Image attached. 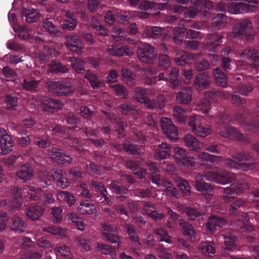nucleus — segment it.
<instances>
[{
	"mask_svg": "<svg viewBox=\"0 0 259 259\" xmlns=\"http://www.w3.org/2000/svg\"><path fill=\"white\" fill-rule=\"evenodd\" d=\"M251 159V156L246 153L236 154L231 158L225 160V163L232 168L247 170L253 167V163H245Z\"/></svg>",
	"mask_w": 259,
	"mask_h": 259,
	"instance_id": "nucleus-1",
	"label": "nucleus"
},
{
	"mask_svg": "<svg viewBox=\"0 0 259 259\" xmlns=\"http://www.w3.org/2000/svg\"><path fill=\"white\" fill-rule=\"evenodd\" d=\"M249 188L246 182H235L224 189L223 200L225 202H232L236 197Z\"/></svg>",
	"mask_w": 259,
	"mask_h": 259,
	"instance_id": "nucleus-2",
	"label": "nucleus"
},
{
	"mask_svg": "<svg viewBox=\"0 0 259 259\" xmlns=\"http://www.w3.org/2000/svg\"><path fill=\"white\" fill-rule=\"evenodd\" d=\"M204 177L208 181L214 182L222 185L230 183L235 178L233 173L225 170L208 171L204 174Z\"/></svg>",
	"mask_w": 259,
	"mask_h": 259,
	"instance_id": "nucleus-3",
	"label": "nucleus"
},
{
	"mask_svg": "<svg viewBox=\"0 0 259 259\" xmlns=\"http://www.w3.org/2000/svg\"><path fill=\"white\" fill-rule=\"evenodd\" d=\"M257 4L256 2L247 4L242 2H231L228 4L227 10L229 13L233 14L251 12L256 10Z\"/></svg>",
	"mask_w": 259,
	"mask_h": 259,
	"instance_id": "nucleus-4",
	"label": "nucleus"
},
{
	"mask_svg": "<svg viewBox=\"0 0 259 259\" xmlns=\"http://www.w3.org/2000/svg\"><path fill=\"white\" fill-rule=\"evenodd\" d=\"M212 7V3L209 0H206L203 5L202 0H192L191 7L185 12V17L193 18L201 12L203 8L211 9Z\"/></svg>",
	"mask_w": 259,
	"mask_h": 259,
	"instance_id": "nucleus-5",
	"label": "nucleus"
},
{
	"mask_svg": "<svg viewBox=\"0 0 259 259\" xmlns=\"http://www.w3.org/2000/svg\"><path fill=\"white\" fill-rule=\"evenodd\" d=\"M101 231L102 236L107 241L112 244H116L117 248L120 247L121 242L120 236L112 234L117 231V229L115 226L105 224L102 227Z\"/></svg>",
	"mask_w": 259,
	"mask_h": 259,
	"instance_id": "nucleus-6",
	"label": "nucleus"
},
{
	"mask_svg": "<svg viewBox=\"0 0 259 259\" xmlns=\"http://www.w3.org/2000/svg\"><path fill=\"white\" fill-rule=\"evenodd\" d=\"M160 122L163 132L167 137L171 141H178V131L171 119L167 117H163L161 119Z\"/></svg>",
	"mask_w": 259,
	"mask_h": 259,
	"instance_id": "nucleus-7",
	"label": "nucleus"
},
{
	"mask_svg": "<svg viewBox=\"0 0 259 259\" xmlns=\"http://www.w3.org/2000/svg\"><path fill=\"white\" fill-rule=\"evenodd\" d=\"M137 53L139 59L146 63H152L156 57L155 49L147 44L141 45Z\"/></svg>",
	"mask_w": 259,
	"mask_h": 259,
	"instance_id": "nucleus-8",
	"label": "nucleus"
},
{
	"mask_svg": "<svg viewBox=\"0 0 259 259\" xmlns=\"http://www.w3.org/2000/svg\"><path fill=\"white\" fill-rule=\"evenodd\" d=\"M196 188L198 191L207 199L213 194V189L211 185L203 182V176L199 174H196L195 178Z\"/></svg>",
	"mask_w": 259,
	"mask_h": 259,
	"instance_id": "nucleus-9",
	"label": "nucleus"
},
{
	"mask_svg": "<svg viewBox=\"0 0 259 259\" xmlns=\"http://www.w3.org/2000/svg\"><path fill=\"white\" fill-rule=\"evenodd\" d=\"M153 94V93H151L147 95L145 90L137 88L135 90V98L139 102L144 104L147 108L153 109L157 106L156 102L150 99Z\"/></svg>",
	"mask_w": 259,
	"mask_h": 259,
	"instance_id": "nucleus-10",
	"label": "nucleus"
},
{
	"mask_svg": "<svg viewBox=\"0 0 259 259\" xmlns=\"http://www.w3.org/2000/svg\"><path fill=\"white\" fill-rule=\"evenodd\" d=\"M184 145L190 150L199 152L204 148V144L191 134H188L183 138Z\"/></svg>",
	"mask_w": 259,
	"mask_h": 259,
	"instance_id": "nucleus-11",
	"label": "nucleus"
},
{
	"mask_svg": "<svg viewBox=\"0 0 259 259\" xmlns=\"http://www.w3.org/2000/svg\"><path fill=\"white\" fill-rule=\"evenodd\" d=\"M65 45L71 51L80 53L84 48V45L78 35H69L66 36Z\"/></svg>",
	"mask_w": 259,
	"mask_h": 259,
	"instance_id": "nucleus-12",
	"label": "nucleus"
},
{
	"mask_svg": "<svg viewBox=\"0 0 259 259\" xmlns=\"http://www.w3.org/2000/svg\"><path fill=\"white\" fill-rule=\"evenodd\" d=\"M48 154L53 161L59 164H64L72 161L71 158L68 155L64 154L63 151L59 149L53 148Z\"/></svg>",
	"mask_w": 259,
	"mask_h": 259,
	"instance_id": "nucleus-13",
	"label": "nucleus"
},
{
	"mask_svg": "<svg viewBox=\"0 0 259 259\" xmlns=\"http://www.w3.org/2000/svg\"><path fill=\"white\" fill-rule=\"evenodd\" d=\"M252 25L249 20H244L237 23L232 30V33L235 37H239L242 35H247L250 33Z\"/></svg>",
	"mask_w": 259,
	"mask_h": 259,
	"instance_id": "nucleus-14",
	"label": "nucleus"
},
{
	"mask_svg": "<svg viewBox=\"0 0 259 259\" xmlns=\"http://www.w3.org/2000/svg\"><path fill=\"white\" fill-rule=\"evenodd\" d=\"M21 15L22 18H24L25 21L29 23L36 22L41 16L40 13L37 10L25 8H22Z\"/></svg>",
	"mask_w": 259,
	"mask_h": 259,
	"instance_id": "nucleus-15",
	"label": "nucleus"
},
{
	"mask_svg": "<svg viewBox=\"0 0 259 259\" xmlns=\"http://www.w3.org/2000/svg\"><path fill=\"white\" fill-rule=\"evenodd\" d=\"M16 176L24 182L30 181L33 176V170L29 164L22 165L17 170Z\"/></svg>",
	"mask_w": 259,
	"mask_h": 259,
	"instance_id": "nucleus-16",
	"label": "nucleus"
},
{
	"mask_svg": "<svg viewBox=\"0 0 259 259\" xmlns=\"http://www.w3.org/2000/svg\"><path fill=\"white\" fill-rule=\"evenodd\" d=\"M171 147L166 143L161 142L155 152L154 157L158 161L167 158L170 155Z\"/></svg>",
	"mask_w": 259,
	"mask_h": 259,
	"instance_id": "nucleus-17",
	"label": "nucleus"
},
{
	"mask_svg": "<svg viewBox=\"0 0 259 259\" xmlns=\"http://www.w3.org/2000/svg\"><path fill=\"white\" fill-rule=\"evenodd\" d=\"M107 51L109 54L115 57L131 56L133 54V51L127 47L117 45H114L109 47Z\"/></svg>",
	"mask_w": 259,
	"mask_h": 259,
	"instance_id": "nucleus-18",
	"label": "nucleus"
},
{
	"mask_svg": "<svg viewBox=\"0 0 259 259\" xmlns=\"http://www.w3.org/2000/svg\"><path fill=\"white\" fill-rule=\"evenodd\" d=\"M211 93H206L204 97L200 99L196 104V108L195 110L198 112H201L205 116L209 115V111L210 109V104L208 98L210 97Z\"/></svg>",
	"mask_w": 259,
	"mask_h": 259,
	"instance_id": "nucleus-19",
	"label": "nucleus"
},
{
	"mask_svg": "<svg viewBox=\"0 0 259 259\" xmlns=\"http://www.w3.org/2000/svg\"><path fill=\"white\" fill-rule=\"evenodd\" d=\"M34 100L44 111L50 112H54L56 111L54 99L46 97H37Z\"/></svg>",
	"mask_w": 259,
	"mask_h": 259,
	"instance_id": "nucleus-20",
	"label": "nucleus"
},
{
	"mask_svg": "<svg viewBox=\"0 0 259 259\" xmlns=\"http://www.w3.org/2000/svg\"><path fill=\"white\" fill-rule=\"evenodd\" d=\"M240 57L242 59L247 61L248 64H252L254 67L258 65L259 53L254 50L248 49L244 50L242 54H240Z\"/></svg>",
	"mask_w": 259,
	"mask_h": 259,
	"instance_id": "nucleus-21",
	"label": "nucleus"
},
{
	"mask_svg": "<svg viewBox=\"0 0 259 259\" xmlns=\"http://www.w3.org/2000/svg\"><path fill=\"white\" fill-rule=\"evenodd\" d=\"M192 90L191 88H184L179 92L176 96V100L180 103L189 105L192 101Z\"/></svg>",
	"mask_w": 259,
	"mask_h": 259,
	"instance_id": "nucleus-22",
	"label": "nucleus"
},
{
	"mask_svg": "<svg viewBox=\"0 0 259 259\" xmlns=\"http://www.w3.org/2000/svg\"><path fill=\"white\" fill-rule=\"evenodd\" d=\"M210 77L206 73H199L196 76L194 85L200 90L206 89L209 86Z\"/></svg>",
	"mask_w": 259,
	"mask_h": 259,
	"instance_id": "nucleus-23",
	"label": "nucleus"
},
{
	"mask_svg": "<svg viewBox=\"0 0 259 259\" xmlns=\"http://www.w3.org/2000/svg\"><path fill=\"white\" fill-rule=\"evenodd\" d=\"M177 58L175 62L178 65H184L190 60H196L199 57V54L188 55L183 51H179L176 53Z\"/></svg>",
	"mask_w": 259,
	"mask_h": 259,
	"instance_id": "nucleus-24",
	"label": "nucleus"
},
{
	"mask_svg": "<svg viewBox=\"0 0 259 259\" xmlns=\"http://www.w3.org/2000/svg\"><path fill=\"white\" fill-rule=\"evenodd\" d=\"M24 196L30 200H37L41 196V190L35 186H26L23 190Z\"/></svg>",
	"mask_w": 259,
	"mask_h": 259,
	"instance_id": "nucleus-25",
	"label": "nucleus"
},
{
	"mask_svg": "<svg viewBox=\"0 0 259 259\" xmlns=\"http://www.w3.org/2000/svg\"><path fill=\"white\" fill-rule=\"evenodd\" d=\"M11 194L14 198V202L11 206L12 210H16L20 208L22 205L21 192L17 186L13 187L11 190Z\"/></svg>",
	"mask_w": 259,
	"mask_h": 259,
	"instance_id": "nucleus-26",
	"label": "nucleus"
},
{
	"mask_svg": "<svg viewBox=\"0 0 259 259\" xmlns=\"http://www.w3.org/2000/svg\"><path fill=\"white\" fill-rule=\"evenodd\" d=\"M0 149L1 150V154L3 155L7 154L9 152L12 150L14 145L11 137L9 135H5L0 139Z\"/></svg>",
	"mask_w": 259,
	"mask_h": 259,
	"instance_id": "nucleus-27",
	"label": "nucleus"
},
{
	"mask_svg": "<svg viewBox=\"0 0 259 259\" xmlns=\"http://www.w3.org/2000/svg\"><path fill=\"white\" fill-rule=\"evenodd\" d=\"M43 209L40 206L31 205L26 210L27 217L31 220L38 219L42 214Z\"/></svg>",
	"mask_w": 259,
	"mask_h": 259,
	"instance_id": "nucleus-28",
	"label": "nucleus"
},
{
	"mask_svg": "<svg viewBox=\"0 0 259 259\" xmlns=\"http://www.w3.org/2000/svg\"><path fill=\"white\" fill-rule=\"evenodd\" d=\"M226 224V221L214 216L209 218L206 224L207 230L209 232H213L217 227H221Z\"/></svg>",
	"mask_w": 259,
	"mask_h": 259,
	"instance_id": "nucleus-29",
	"label": "nucleus"
},
{
	"mask_svg": "<svg viewBox=\"0 0 259 259\" xmlns=\"http://www.w3.org/2000/svg\"><path fill=\"white\" fill-rule=\"evenodd\" d=\"M179 226L185 236H187L189 239L192 241L195 239L196 232L192 226L188 222L182 221L180 223Z\"/></svg>",
	"mask_w": 259,
	"mask_h": 259,
	"instance_id": "nucleus-30",
	"label": "nucleus"
},
{
	"mask_svg": "<svg viewBox=\"0 0 259 259\" xmlns=\"http://www.w3.org/2000/svg\"><path fill=\"white\" fill-rule=\"evenodd\" d=\"M77 210L82 214H92L96 213V208L88 201L81 202L77 207Z\"/></svg>",
	"mask_w": 259,
	"mask_h": 259,
	"instance_id": "nucleus-31",
	"label": "nucleus"
},
{
	"mask_svg": "<svg viewBox=\"0 0 259 259\" xmlns=\"http://www.w3.org/2000/svg\"><path fill=\"white\" fill-rule=\"evenodd\" d=\"M42 26L45 30L52 35L57 36L61 34L60 30L49 19H46L42 21Z\"/></svg>",
	"mask_w": 259,
	"mask_h": 259,
	"instance_id": "nucleus-32",
	"label": "nucleus"
},
{
	"mask_svg": "<svg viewBox=\"0 0 259 259\" xmlns=\"http://www.w3.org/2000/svg\"><path fill=\"white\" fill-rule=\"evenodd\" d=\"M96 249L97 251L102 254L105 255L109 254L112 258H115L116 257L115 250L110 245L98 243Z\"/></svg>",
	"mask_w": 259,
	"mask_h": 259,
	"instance_id": "nucleus-33",
	"label": "nucleus"
},
{
	"mask_svg": "<svg viewBox=\"0 0 259 259\" xmlns=\"http://www.w3.org/2000/svg\"><path fill=\"white\" fill-rule=\"evenodd\" d=\"M222 37L217 33H213L210 35L209 38V40L206 47L208 51L210 52L215 51L216 48L222 42Z\"/></svg>",
	"mask_w": 259,
	"mask_h": 259,
	"instance_id": "nucleus-34",
	"label": "nucleus"
},
{
	"mask_svg": "<svg viewBox=\"0 0 259 259\" xmlns=\"http://www.w3.org/2000/svg\"><path fill=\"white\" fill-rule=\"evenodd\" d=\"M11 228L12 230L18 232L24 231L26 226L20 217L16 215L13 216L11 218Z\"/></svg>",
	"mask_w": 259,
	"mask_h": 259,
	"instance_id": "nucleus-35",
	"label": "nucleus"
},
{
	"mask_svg": "<svg viewBox=\"0 0 259 259\" xmlns=\"http://www.w3.org/2000/svg\"><path fill=\"white\" fill-rule=\"evenodd\" d=\"M16 35L22 39L27 40L31 38L32 31L24 26L14 27Z\"/></svg>",
	"mask_w": 259,
	"mask_h": 259,
	"instance_id": "nucleus-36",
	"label": "nucleus"
},
{
	"mask_svg": "<svg viewBox=\"0 0 259 259\" xmlns=\"http://www.w3.org/2000/svg\"><path fill=\"white\" fill-rule=\"evenodd\" d=\"M173 111L174 119L181 124H185L187 119L186 111L182 107L177 106L174 108Z\"/></svg>",
	"mask_w": 259,
	"mask_h": 259,
	"instance_id": "nucleus-37",
	"label": "nucleus"
},
{
	"mask_svg": "<svg viewBox=\"0 0 259 259\" xmlns=\"http://www.w3.org/2000/svg\"><path fill=\"white\" fill-rule=\"evenodd\" d=\"M175 182L185 195H190L191 186L187 181L185 180L183 178L177 177L175 179Z\"/></svg>",
	"mask_w": 259,
	"mask_h": 259,
	"instance_id": "nucleus-38",
	"label": "nucleus"
},
{
	"mask_svg": "<svg viewBox=\"0 0 259 259\" xmlns=\"http://www.w3.org/2000/svg\"><path fill=\"white\" fill-rule=\"evenodd\" d=\"M199 249L203 254L208 256H211L215 253V248L212 242H202Z\"/></svg>",
	"mask_w": 259,
	"mask_h": 259,
	"instance_id": "nucleus-39",
	"label": "nucleus"
},
{
	"mask_svg": "<svg viewBox=\"0 0 259 259\" xmlns=\"http://www.w3.org/2000/svg\"><path fill=\"white\" fill-rule=\"evenodd\" d=\"M54 251L57 257H62L63 259H73V258L69 248L65 246L56 247Z\"/></svg>",
	"mask_w": 259,
	"mask_h": 259,
	"instance_id": "nucleus-40",
	"label": "nucleus"
},
{
	"mask_svg": "<svg viewBox=\"0 0 259 259\" xmlns=\"http://www.w3.org/2000/svg\"><path fill=\"white\" fill-rule=\"evenodd\" d=\"M77 25V21L71 15V14L67 11L65 12V18L62 24L64 28L69 30H73Z\"/></svg>",
	"mask_w": 259,
	"mask_h": 259,
	"instance_id": "nucleus-41",
	"label": "nucleus"
},
{
	"mask_svg": "<svg viewBox=\"0 0 259 259\" xmlns=\"http://www.w3.org/2000/svg\"><path fill=\"white\" fill-rule=\"evenodd\" d=\"M65 219L68 221H71L76 226L78 230L83 231L85 229V225L84 223L75 213L70 212L68 213Z\"/></svg>",
	"mask_w": 259,
	"mask_h": 259,
	"instance_id": "nucleus-42",
	"label": "nucleus"
},
{
	"mask_svg": "<svg viewBox=\"0 0 259 259\" xmlns=\"http://www.w3.org/2000/svg\"><path fill=\"white\" fill-rule=\"evenodd\" d=\"M213 76L219 85L223 87L227 85V77L220 68H217L213 70Z\"/></svg>",
	"mask_w": 259,
	"mask_h": 259,
	"instance_id": "nucleus-43",
	"label": "nucleus"
},
{
	"mask_svg": "<svg viewBox=\"0 0 259 259\" xmlns=\"http://www.w3.org/2000/svg\"><path fill=\"white\" fill-rule=\"evenodd\" d=\"M84 78L89 81L91 85L94 89L99 88L102 85V82L99 80L98 76L92 73L90 70H88L86 72L84 75Z\"/></svg>",
	"mask_w": 259,
	"mask_h": 259,
	"instance_id": "nucleus-44",
	"label": "nucleus"
},
{
	"mask_svg": "<svg viewBox=\"0 0 259 259\" xmlns=\"http://www.w3.org/2000/svg\"><path fill=\"white\" fill-rule=\"evenodd\" d=\"M143 208L147 214L153 220L157 221L162 219L163 215L162 213H158L156 211H149V208H154V205L148 202H144L143 203Z\"/></svg>",
	"mask_w": 259,
	"mask_h": 259,
	"instance_id": "nucleus-45",
	"label": "nucleus"
},
{
	"mask_svg": "<svg viewBox=\"0 0 259 259\" xmlns=\"http://www.w3.org/2000/svg\"><path fill=\"white\" fill-rule=\"evenodd\" d=\"M225 240V251L227 250L228 251L233 250L238 243V240L236 237L231 235H225L224 236Z\"/></svg>",
	"mask_w": 259,
	"mask_h": 259,
	"instance_id": "nucleus-46",
	"label": "nucleus"
},
{
	"mask_svg": "<svg viewBox=\"0 0 259 259\" xmlns=\"http://www.w3.org/2000/svg\"><path fill=\"white\" fill-rule=\"evenodd\" d=\"M211 133V129L209 125L202 126L198 125L196 129L193 130V133L198 137L205 138Z\"/></svg>",
	"mask_w": 259,
	"mask_h": 259,
	"instance_id": "nucleus-47",
	"label": "nucleus"
},
{
	"mask_svg": "<svg viewBox=\"0 0 259 259\" xmlns=\"http://www.w3.org/2000/svg\"><path fill=\"white\" fill-rule=\"evenodd\" d=\"M123 80L128 85H133L135 83V74L127 69H123L121 71Z\"/></svg>",
	"mask_w": 259,
	"mask_h": 259,
	"instance_id": "nucleus-48",
	"label": "nucleus"
},
{
	"mask_svg": "<svg viewBox=\"0 0 259 259\" xmlns=\"http://www.w3.org/2000/svg\"><path fill=\"white\" fill-rule=\"evenodd\" d=\"M149 170L151 172V180L153 183L157 184L159 186L160 181L159 170L157 168L155 164L152 162H149L148 164Z\"/></svg>",
	"mask_w": 259,
	"mask_h": 259,
	"instance_id": "nucleus-49",
	"label": "nucleus"
},
{
	"mask_svg": "<svg viewBox=\"0 0 259 259\" xmlns=\"http://www.w3.org/2000/svg\"><path fill=\"white\" fill-rule=\"evenodd\" d=\"M69 60L75 72L80 73L84 70V62L82 59L71 57L69 58Z\"/></svg>",
	"mask_w": 259,
	"mask_h": 259,
	"instance_id": "nucleus-50",
	"label": "nucleus"
},
{
	"mask_svg": "<svg viewBox=\"0 0 259 259\" xmlns=\"http://www.w3.org/2000/svg\"><path fill=\"white\" fill-rule=\"evenodd\" d=\"M60 89L59 96H70L74 92L75 88L69 82H62Z\"/></svg>",
	"mask_w": 259,
	"mask_h": 259,
	"instance_id": "nucleus-51",
	"label": "nucleus"
},
{
	"mask_svg": "<svg viewBox=\"0 0 259 259\" xmlns=\"http://www.w3.org/2000/svg\"><path fill=\"white\" fill-rule=\"evenodd\" d=\"M163 187L166 188L165 193L169 196L177 197L178 191L173 186V185L165 179L161 180V184Z\"/></svg>",
	"mask_w": 259,
	"mask_h": 259,
	"instance_id": "nucleus-52",
	"label": "nucleus"
},
{
	"mask_svg": "<svg viewBox=\"0 0 259 259\" xmlns=\"http://www.w3.org/2000/svg\"><path fill=\"white\" fill-rule=\"evenodd\" d=\"M59 197L66 201L69 206L73 205L75 201L74 196L70 192L67 191L59 192L58 194V199H59Z\"/></svg>",
	"mask_w": 259,
	"mask_h": 259,
	"instance_id": "nucleus-53",
	"label": "nucleus"
},
{
	"mask_svg": "<svg viewBox=\"0 0 259 259\" xmlns=\"http://www.w3.org/2000/svg\"><path fill=\"white\" fill-rule=\"evenodd\" d=\"M174 150V159L179 165L187 155V152L185 149L180 147H176Z\"/></svg>",
	"mask_w": 259,
	"mask_h": 259,
	"instance_id": "nucleus-54",
	"label": "nucleus"
},
{
	"mask_svg": "<svg viewBox=\"0 0 259 259\" xmlns=\"http://www.w3.org/2000/svg\"><path fill=\"white\" fill-rule=\"evenodd\" d=\"M18 98L16 97L7 95L5 96L6 108L8 110H15L17 106Z\"/></svg>",
	"mask_w": 259,
	"mask_h": 259,
	"instance_id": "nucleus-55",
	"label": "nucleus"
},
{
	"mask_svg": "<svg viewBox=\"0 0 259 259\" xmlns=\"http://www.w3.org/2000/svg\"><path fill=\"white\" fill-rule=\"evenodd\" d=\"M226 23V17L223 14H219L212 20V26L218 29L223 28Z\"/></svg>",
	"mask_w": 259,
	"mask_h": 259,
	"instance_id": "nucleus-56",
	"label": "nucleus"
},
{
	"mask_svg": "<svg viewBox=\"0 0 259 259\" xmlns=\"http://www.w3.org/2000/svg\"><path fill=\"white\" fill-rule=\"evenodd\" d=\"M127 32L121 30L120 28H115L112 32V37L116 41H123L124 40L129 41L128 38H126Z\"/></svg>",
	"mask_w": 259,
	"mask_h": 259,
	"instance_id": "nucleus-57",
	"label": "nucleus"
},
{
	"mask_svg": "<svg viewBox=\"0 0 259 259\" xmlns=\"http://www.w3.org/2000/svg\"><path fill=\"white\" fill-rule=\"evenodd\" d=\"M75 241L77 245L81 248L82 250L85 251H88L91 250L90 241L89 240L79 236L76 239Z\"/></svg>",
	"mask_w": 259,
	"mask_h": 259,
	"instance_id": "nucleus-58",
	"label": "nucleus"
},
{
	"mask_svg": "<svg viewBox=\"0 0 259 259\" xmlns=\"http://www.w3.org/2000/svg\"><path fill=\"white\" fill-rule=\"evenodd\" d=\"M123 148L126 152L130 154L139 155L140 153V151L137 147L133 145L131 141H125L123 143Z\"/></svg>",
	"mask_w": 259,
	"mask_h": 259,
	"instance_id": "nucleus-59",
	"label": "nucleus"
},
{
	"mask_svg": "<svg viewBox=\"0 0 259 259\" xmlns=\"http://www.w3.org/2000/svg\"><path fill=\"white\" fill-rule=\"evenodd\" d=\"M92 25L99 34L102 35H106L108 34V30L104 26L101 25L99 21L97 19L95 18H93Z\"/></svg>",
	"mask_w": 259,
	"mask_h": 259,
	"instance_id": "nucleus-60",
	"label": "nucleus"
},
{
	"mask_svg": "<svg viewBox=\"0 0 259 259\" xmlns=\"http://www.w3.org/2000/svg\"><path fill=\"white\" fill-rule=\"evenodd\" d=\"M49 72L65 73L68 71V69L65 66H63L60 62H53L50 65Z\"/></svg>",
	"mask_w": 259,
	"mask_h": 259,
	"instance_id": "nucleus-61",
	"label": "nucleus"
},
{
	"mask_svg": "<svg viewBox=\"0 0 259 259\" xmlns=\"http://www.w3.org/2000/svg\"><path fill=\"white\" fill-rule=\"evenodd\" d=\"M222 67L225 71L235 69L237 64L235 62L231 61L229 58L223 57L222 59Z\"/></svg>",
	"mask_w": 259,
	"mask_h": 259,
	"instance_id": "nucleus-62",
	"label": "nucleus"
},
{
	"mask_svg": "<svg viewBox=\"0 0 259 259\" xmlns=\"http://www.w3.org/2000/svg\"><path fill=\"white\" fill-rule=\"evenodd\" d=\"M61 83L62 82L60 81H50L47 83V88L50 92L58 95L59 92L61 90Z\"/></svg>",
	"mask_w": 259,
	"mask_h": 259,
	"instance_id": "nucleus-63",
	"label": "nucleus"
},
{
	"mask_svg": "<svg viewBox=\"0 0 259 259\" xmlns=\"http://www.w3.org/2000/svg\"><path fill=\"white\" fill-rule=\"evenodd\" d=\"M51 213L53 216V221L55 223H60L62 221V209L59 207H54L51 208Z\"/></svg>",
	"mask_w": 259,
	"mask_h": 259,
	"instance_id": "nucleus-64",
	"label": "nucleus"
}]
</instances>
